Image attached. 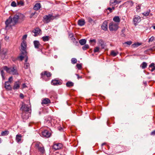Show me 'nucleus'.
<instances>
[{"instance_id": "nucleus-20", "label": "nucleus", "mask_w": 155, "mask_h": 155, "mask_svg": "<svg viewBox=\"0 0 155 155\" xmlns=\"http://www.w3.org/2000/svg\"><path fill=\"white\" fill-rule=\"evenodd\" d=\"M28 113L26 112H22L21 116L24 119H26L28 118Z\"/></svg>"}, {"instance_id": "nucleus-51", "label": "nucleus", "mask_w": 155, "mask_h": 155, "mask_svg": "<svg viewBox=\"0 0 155 155\" xmlns=\"http://www.w3.org/2000/svg\"><path fill=\"white\" fill-rule=\"evenodd\" d=\"M73 36V34L72 33H70L69 34V38H71Z\"/></svg>"}, {"instance_id": "nucleus-60", "label": "nucleus", "mask_w": 155, "mask_h": 155, "mask_svg": "<svg viewBox=\"0 0 155 155\" xmlns=\"http://www.w3.org/2000/svg\"><path fill=\"white\" fill-rule=\"evenodd\" d=\"M155 70V66H153V67L152 68L151 70V71H153Z\"/></svg>"}, {"instance_id": "nucleus-48", "label": "nucleus", "mask_w": 155, "mask_h": 155, "mask_svg": "<svg viewBox=\"0 0 155 155\" xmlns=\"http://www.w3.org/2000/svg\"><path fill=\"white\" fill-rule=\"evenodd\" d=\"M127 2L130 4V5L131 6H132L134 4L133 2L131 1H129Z\"/></svg>"}, {"instance_id": "nucleus-52", "label": "nucleus", "mask_w": 155, "mask_h": 155, "mask_svg": "<svg viewBox=\"0 0 155 155\" xmlns=\"http://www.w3.org/2000/svg\"><path fill=\"white\" fill-rule=\"evenodd\" d=\"M153 66H154V63H152L151 64L149 65V67H153Z\"/></svg>"}, {"instance_id": "nucleus-27", "label": "nucleus", "mask_w": 155, "mask_h": 155, "mask_svg": "<svg viewBox=\"0 0 155 155\" xmlns=\"http://www.w3.org/2000/svg\"><path fill=\"white\" fill-rule=\"evenodd\" d=\"M79 42L81 45H84L86 44V39H80Z\"/></svg>"}, {"instance_id": "nucleus-7", "label": "nucleus", "mask_w": 155, "mask_h": 155, "mask_svg": "<svg viewBox=\"0 0 155 155\" xmlns=\"http://www.w3.org/2000/svg\"><path fill=\"white\" fill-rule=\"evenodd\" d=\"M21 54L23 55H26V48L27 47V44L26 42L23 40L21 43Z\"/></svg>"}, {"instance_id": "nucleus-10", "label": "nucleus", "mask_w": 155, "mask_h": 155, "mask_svg": "<svg viewBox=\"0 0 155 155\" xmlns=\"http://www.w3.org/2000/svg\"><path fill=\"white\" fill-rule=\"evenodd\" d=\"M51 84L53 85H61L62 82L60 80L55 79L52 80Z\"/></svg>"}, {"instance_id": "nucleus-17", "label": "nucleus", "mask_w": 155, "mask_h": 155, "mask_svg": "<svg viewBox=\"0 0 155 155\" xmlns=\"http://www.w3.org/2000/svg\"><path fill=\"white\" fill-rule=\"evenodd\" d=\"M5 87L8 90H11L12 87L8 81H6L5 83Z\"/></svg>"}, {"instance_id": "nucleus-38", "label": "nucleus", "mask_w": 155, "mask_h": 155, "mask_svg": "<svg viewBox=\"0 0 155 155\" xmlns=\"http://www.w3.org/2000/svg\"><path fill=\"white\" fill-rule=\"evenodd\" d=\"M99 48L98 47H96L94 49V52L95 53L98 52H99Z\"/></svg>"}, {"instance_id": "nucleus-41", "label": "nucleus", "mask_w": 155, "mask_h": 155, "mask_svg": "<svg viewBox=\"0 0 155 155\" xmlns=\"http://www.w3.org/2000/svg\"><path fill=\"white\" fill-rule=\"evenodd\" d=\"M11 5L12 6L15 7L16 6V4L15 2L13 1L12 2L11 4Z\"/></svg>"}, {"instance_id": "nucleus-3", "label": "nucleus", "mask_w": 155, "mask_h": 155, "mask_svg": "<svg viewBox=\"0 0 155 155\" xmlns=\"http://www.w3.org/2000/svg\"><path fill=\"white\" fill-rule=\"evenodd\" d=\"M118 24L112 22L109 25V28L111 31H116L118 28Z\"/></svg>"}, {"instance_id": "nucleus-46", "label": "nucleus", "mask_w": 155, "mask_h": 155, "mask_svg": "<svg viewBox=\"0 0 155 155\" xmlns=\"http://www.w3.org/2000/svg\"><path fill=\"white\" fill-rule=\"evenodd\" d=\"M27 87V86L25 84V83H24L22 84V88L23 89L25 88H26Z\"/></svg>"}, {"instance_id": "nucleus-37", "label": "nucleus", "mask_w": 155, "mask_h": 155, "mask_svg": "<svg viewBox=\"0 0 155 155\" xmlns=\"http://www.w3.org/2000/svg\"><path fill=\"white\" fill-rule=\"evenodd\" d=\"M21 55L20 56L18 57L17 59H20V61H21L23 60L24 58V56H23V55H25L22 54L21 53Z\"/></svg>"}, {"instance_id": "nucleus-33", "label": "nucleus", "mask_w": 155, "mask_h": 155, "mask_svg": "<svg viewBox=\"0 0 155 155\" xmlns=\"http://www.w3.org/2000/svg\"><path fill=\"white\" fill-rule=\"evenodd\" d=\"M86 18L87 20L89 22L92 23L94 22V21L91 18L87 17Z\"/></svg>"}, {"instance_id": "nucleus-35", "label": "nucleus", "mask_w": 155, "mask_h": 155, "mask_svg": "<svg viewBox=\"0 0 155 155\" xmlns=\"http://www.w3.org/2000/svg\"><path fill=\"white\" fill-rule=\"evenodd\" d=\"M89 48L88 45L87 44H85L84 46L82 47V49L84 50H85L87 49H88Z\"/></svg>"}, {"instance_id": "nucleus-13", "label": "nucleus", "mask_w": 155, "mask_h": 155, "mask_svg": "<svg viewBox=\"0 0 155 155\" xmlns=\"http://www.w3.org/2000/svg\"><path fill=\"white\" fill-rule=\"evenodd\" d=\"M62 147V145L61 143H58L54 144L53 148L55 150L61 149Z\"/></svg>"}, {"instance_id": "nucleus-28", "label": "nucleus", "mask_w": 155, "mask_h": 155, "mask_svg": "<svg viewBox=\"0 0 155 155\" xmlns=\"http://www.w3.org/2000/svg\"><path fill=\"white\" fill-rule=\"evenodd\" d=\"M150 12V10L149 9L147 10L146 12H144L142 13V14L145 16H147L148 15Z\"/></svg>"}, {"instance_id": "nucleus-56", "label": "nucleus", "mask_w": 155, "mask_h": 155, "mask_svg": "<svg viewBox=\"0 0 155 155\" xmlns=\"http://www.w3.org/2000/svg\"><path fill=\"white\" fill-rule=\"evenodd\" d=\"M151 135H155V130L151 132Z\"/></svg>"}, {"instance_id": "nucleus-47", "label": "nucleus", "mask_w": 155, "mask_h": 155, "mask_svg": "<svg viewBox=\"0 0 155 155\" xmlns=\"http://www.w3.org/2000/svg\"><path fill=\"white\" fill-rule=\"evenodd\" d=\"M36 13L35 12L34 13H32L31 14V15L30 16V18H31L32 17H33L36 14Z\"/></svg>"}, {"instance_id": "nucleus-15", "label": "nucleus", "mask_w": 155, "mask_h": 155, "mask_svg": "<svg viewBox=\"0 0 155 155\" xmlns=\"http://www.w3.org/2000/svg\"><path fill=\"white\" fill-rule=\"evenodd\" d=\"M101 28L102 29L106 31L108 29L107 22L106 21H104L101 25Z\"/></svg>"}, {"instance_id": "nucleus-29", "label": "nucleus", "mask_w": 155, "mask_h": 155, "mask_svg": "<svg viewBox=\"0 0 155 155\" xmlns=\"http://www.w3.org/2000/svg\"><path fill=\"white\" fill-rule=\"evenodd\" d=\"M9 134V131L7 130H5L4 131H2L1 135L2 136H4L8 135Z\"/></svg>"}, {"instance_id": "nucleus-32", "label": "nucleus", "mask_w": 155, "mask_h": 155, "mask_svg": "<svg viewBox=\"0 0 155 155\" xmlns=\"http://www.w3.org/2000/svg\"><path fill=\"white\" fill-rule=\"evenodd\" d=\"M141 45V43H135L134 44H133L132 45V46L134 47H138V46L140 45Z\"/></svg>"}, {"instance_id": "nucleus-19", "label": "nucleus", "mask_w": 155, "mask_h": 155, "mask_svg": "<svg viewBox=\"0 0 155 155\" xmlns=\"http://www.w3.org/2000/svg\"><path fill=\"white\" fill-rule=\"evenodd\" d=\"M41 7V4L40 3H36L34 6V9L36 10L37 11Z\"/></svg>"}, {"instance_id": "nucleus-5", "label": "nucleus", "mask_w": 155, "mask_h": 155, "mask_svg": "<svg viewBox=\"0 0 155 155\" xmlns=\"http://www.w3.org/2000/svg\"><path fill=\"white\" fill-rule=\"evenodd\" d=\"M5 24L6 28L11 27L15 25L12 21V18L11 16H10L9 18L6 20L5 21Z\"/></svg>"}, {"instance_id": "nucleus-57", "label": "nucleus", "mask_w": 155, "mask_h": 155, "mask_svg": "<svg viewBox=\"0 0 155 155\" xmlns=\"http://www.w3.org/2000/svg\"><path fill=\"white\" fill-rule=\"evenodd\" d=\"M20 97L21 98H23L24 97V95L22 94H20Z\"/></svg>"}, {"instance_id": "nucleus-43", "label": "nucleus", "mask_w": 155, "mask_h": 155, "mask_svg": "<svg viewBox=\"0 0 155 155\" xmlns=\"http://www.w3.org/2000/svg\"><path fill=\"white\" fill-rule=\"evenodd\" d=\"M7 52V50L6 49H5L3 50L2 52V54L4 55H5Z\"/></svg>"}, {"instance_id": "nucleus-31", "label": "nucleus", "mask_w": 155, "mask_h": 155, "mask_svg": "<svg viewBox=\"0 0 155 155\" xmlns=\"http://www.w3.org/2000/svg\"><path fill=\"white\" fill-rule=\"evenodd\" d=\"M147 66V63L144 62H143L141 65V66L142 69L145 68H146Z\"/></svg>"}, {"instance_id": "nucleus-49", "label": "nucleus", "mask_w": 155, "mask_h": 155, "mask_svg": "<svg viewBox=\"0 0 155 155\" xmlns=\"http://www.w3.org/2000/svg\"><path fill=\"white\" fill-rule=\"evenodd\" d=\"M90 43H91L92 42L95 43L96 41L95 39H91L89 41Z\"/></svg>"}, {"instance_id": "nucleus-2", "label": "nucleus", "mask_w": 155, "mask_h": 155, "mask_svg": "<svg viewBox=\"0 0 155 155\" xmlns=\"http://www.w3.org/2000/svg\"><path fill=\"white\" fill-rule=\"evenodd\" d=\"M3 68L8 73L11 74L13 75L18 74V73L15 67H11L8 68L6 66H5L3 67Z\"/></svg>"}, {"instance_id": "nucleus-45", "label": "nucleus", "mask_w": 155, "mask_h": 155, "mask_svg": "<svg viewBox=\"0 0 155 155\" xmlns=\"http://www.w3.org/2000/svg\"><path fill=\"white\" fill-rule=\"evenodd\" d=\"M12 77H9V78L8 79V82H10V83L12 82Z\"/></svg>"}, {"instance_id": "nucleus-42", "label": "nucleus", "mask_w": 155, "mask_h": 155, "mask_svg": "<svg viewBox=\"0 0 155 155\" xmlns=\"http://www.w3.org/2000/svg\"><path fill=\"white\" fill-rule=\"evenodd\" d=\"M18 5H23L24 4V3L22 1H20L19 2H18Z\"/></svg>"}, {"instance_id": "nucleus-4", "label": "nucleus", "mask_w": 155, "mask_h": 155, "mask_svg": "<svg viewBox=\"0 0 155 155\" xmlns=\"http://www.w3.org/2000/svg\"><path fill=\"white\" fill-rule=\"evenodd\" d=\"M34 144L36 148L41 153L43 154L45 153V151L44 147L41 143L37 142L35 143Z\"/></svg>"}, {"instance_id": "nucleus-25", "label": "nucleus", "mask_w": 155, "mask_h": 155, "mask_svg": "<svg viewBox=\"0 0 155 155\" xmlns=\"http://www.w3.org/2000/svg\"><path fill=\"white\" fill-rule=\"evenodd\" d=\"M35 47L36 48H38L40 45L39 42L38 41H34Z\"/></svg>"}, {"instance_id": "nucleus-55", "label": "nucleus", "mask_w": 155, "mask_h": 155, "mask_svg": "<svg viewBox=\"0 0 155 155\" xmlns=\"http://www.w3.org/2000/svg\"><path fill=\"white\" fill-rule=\"evenodd\" d=\"M114 1H115V3L116 4H119L121 2L120 1H117V0H115Z\"/></svg>"}, {"instance_id": "nucleus-24", "label": "nucleus", "mask_w": 155, "mask_h": 155, "mask_svg": "<svg viewBox=\"0 0 155 155\" xmlns=\"http://www.w3.org/2000/svg\"><path fill=\"white\" fill-rule=\"evenodd\" d=\"M85 24V22L84 19H80L78 21V24L80 26L84 25Z\"/></svg>"}, {"instance_id": "nucleus-22", "label": "nucleus", "mask_w": 155, "mask_h": 155, "mask_svg": "<svg viewBox=\"0 0 155 155\" xmlns=\"http://www.w3.org/2000/svg\"><path fill=\"white\" fill-rule=\"evenodd\" d=\"M22 136L20 134H17L16 136V141L19 143L21 140Z\"/></svg>"}, {"instance_id": "nucleus-44", "label": "nucleus", "mask_w": 155, "mask_h": 155, "mask_svg": "<svg viewBox=\"0 0 155 155\" xmlns=\"http://www.w3.org/2000/svg\"><path fill=\"white\" fill-rule=\"evenodd\" d=\"M76 66L77 67V68L79 69H81L82 67L81 65L80 64H77L76 65Z\"/></svg>"}, {"instance_id": "nucleus-16", "label": "nucleus", "mask_w": 155, "mask_h": 155, "mask_svg": "<svg viewBox=\"0 0 155 155\" xmlns=\"http://www.w3.org/2000/svg\"><path fill=\"white\" fill-rule=\"evenodd\" d=\"M20 85V84L19 81H18L15 82L14 84L13 89L14 90H17L19 88Z\"/></svg>"}, {"instance_id": "nucleus-9", "label": "nucleus", "mask_w": 155, "mask_h": 155, "mask_svg": "<svg viewBox=\"0 0 155 155\" xmlns=\"http://www.w3.org/2000/svg\"><path fill=\"white\" fill-rule=\"evenodd\" d=\"M21 110L22 112H27L29 111L30 108L27 105L23 103L21 108Z\"/></svg>"}, {"instance_id": "nucleus-18", "label": "nucleus", "mask_w": 155, "mask_h": 155, "mask_svg": "<svg viewBox=\"0 0 155 155\" xmlns=\"http://www.w3.org/2000/svg\"><path fill=\"white\" fill-rule=\"evenodd\" d=\"M50 103V100L48 98H45L42 100L41 104L42 105L47 104Z\"/></svg>"}, {"instance_id": "nucleus-11", "label": "nucleus", "mask_w": 155, "mask_h": 155, "mask_svg": "<svg viewBox=\"0 0 155 155\" xmlns=\"http://www.w3.org/2000/svg\"><path fill=\"white\" fill-rule=\"evenodd\" d=\"M141 21V18L140 16L136 15L134 16L133 21L135 25H136Z\"/></svg>"}, {"instance_id": "nucleus-1", "label": "nucleus", "mask_w": 155, "mask_h": 155, "mask_svg": "<svg viewBox=\"0 0 155 155\" xmlns=\"http://www.w3.org/2000/svg\"><path fill=\"white\" fill-rule=\"evenodd\" d=\"M24 17V15L20 13H18L15 15L12 18V21L15 25L18 22V20H23Z\"/></svg>"}, {"instance_id": "nucleus-26", "label": "nucleus", "mask_w": 155, "mask_h": 155, "mask_svg": "<svg viewBox=\"0 0 155 155\" xmlns=\"http://www.w3.org/2000/svg\"><path fill=\"white\" fill-rule=\"evenodd\" d=\"M66 85L68 87L73 86L74 85V83L71 81H68L66 83Z\"/></svg>"}, {"instance_id": "nucleus-62", "label": "nucleus", "mask_w": 155, "mask_h": 155, "mask_svg": "<svg viewBox=\"0 0 155 155\" xmlns=\"http://www.w3.org/2000/svg\"><path fill=\"white\" fill-rule=\"evenodd\" d=\"M28 57H27L25 60V63H27V62L28 61Z\"/></svg>"}, {"instance_id": "nucleus-23", "label": "nucleus", "mask_w": 155, "mask_h": 155, "mask_svg": "<svg viewBox=\"0 0 155 155\" xmlns=\"http://www.w3.org/2000/svg\"><path fill=\"white\" fill-rule=\"evenodd\" d=\"M99 46H101L102 48H104L105 45L102 39H100L99 41Z\"/></svg>"}, {"instance_id": "nucleus-39", "label": "nucleus", "mask_w": 155, "mask_h": 155, "mask_svg": "<svg viewBox=\"0 0 155 155\" xmlns=\"http://www.w3.org/2000/svg\"><path fill=\"white\" fill-rule=\"evenodd\" d=\"M132 44V42L130 41H128L127 42L123 43V45H125V44H127L128 45H130Z\"/></svg>"}, {"instance_id": "nucleus-40", "label": "nucleus", "mask_w": 155, "mask_h": 155, "mask_svg": "<svg viewBox=\"0 0 155 155\" xmlns=\"http://www.w3.org/2000/svg\"><path fill=\"white\" fill-rule=\"evenodd\" d=\"M1 73L2 77V78L3 79H5L4 76H5V73L3 70H1Z\"/></svg>"}, {"instance_id": "nucleus-30", "label": "nucleus", "mask_w": 155, "mask_h": 155, "mask_svg": "<svg viewBox=\"0 0 155 155\" xmlns=\"http://www.w3.org/2000/svg\"><path fill=\"white\" fill-rule=\"evenodd\" d=\"M24 68L27 69L30 68V64L28 63H25L24 64Z\"/></svg>"}, {"instance_id": "nucleus-14", "label": "nucleus", "mask_w": 155, "mask_h": 155, "mask_svg": "<svg viewBox=\"0 0 155 155\" xmlns=\"http://www.w3.org/2000/svg\"><path fill=\"white\" fill-rule=\"evenodd\" d=\"M42 134L43 136L47 138L50 137L51 134L48 130H45L42 131Z\"/></svg>"}, {"instance_id": "nucleus-61", "label": "nucleus", "mask_w": 155, "mask_h": 155, "mask_svg": "<svg viewBox=\"0 0 155 155\" xmlns=\"http://www.w3.org/2000/svg\"><path fill=\"white\" fill-rule=\"evenodd\" d=\"M140 6L138 5L137 6V9H140Z\"/></svg>"}, {"instance_id": "nucleus-6", "label": "nucleus", "mask_w": 155, "mask_h": 155, "mask_svg": "<svg viewBox=\"0 0 155 155\" xmlns=\"http://www.w3.org/2000/svg\"><path fill=\"white\" fill-rule=\"evenodd\" d=\"M56 17V16H53L52 14H49L48 15H45L43 17V19L46 23H48L51 20H53L55 19Z\"/></svg>"}, {"instance_id": "nucleus-8", "label": "nucleus", "mask_w": 155, "mask_h": 155, "mask_svg": "<svg viewBox=\"0 0 155 155\" xmlns=\"http://www.w3.org/2000/svg\"><path fill=\"white\" fill-rule=\"evenodd\" d=\"M51 74L50 72L47 71H45L42 72L41 74V78L43 79H44L45 81H47L48 80L45 79V77L46 76L48 78L51 77Z\"/></svg>"}, {"instance_id": "nucleus-34", "label": "nucleus", "mask_w": 155, "mask_h": 155, "mask_svg": "<svg viewBox=\"0 0 155 155\" xmlns=\"http://www.w3.org/2000/svg\"><path fill=\"white\" fill-rule=\"evenodd\" d=\"M118 52H115L113 50L111 51V54L113 56H116L118 54Z\"/></svg>"}, {"instance_id": "nucleus-64", "label": "nucleus", "mask_w": 155, "mask_h": 155, "mask_svg": "<svg viewBox=\"0 0 155 155\" xmlns=\"http://www.w3.org/2000/svg\"><path fill=\"white\" fill-rule=\"evenodd\" d=\"M43 40L44 41H48V40L49 39H43Z\"/></svg>"}, {"instance_id": "nucleus-36", "label": "nucleus", "mask_w": 155, "mask_h": 155, "mask_svg": "<svg viewBox=\"0 0 155 155\" xmlns=\"http://www.w3.org/2000/svg\"><path fill=\"white\" fill-rule=\"evenodd\" d=\"M77 59L75 58H73L71 59V62L73 64L76 63L77 62Z\"/></svg>"}, {"instance_id": "nucleus-59", "label": "nucleus", "mask_w": 155, "mask_h": 155, "mask_svg": "<svg viewBox=\"0 0 155 155\" xmlns=\"http://www.w3.org/2000/svg\"><path fill=\"white\" fill-rule=\"evenodd\" d=\"M76 75L77 76V78L78 79H79V78H82V77L81 76H79L78 74H76Z\"/></svg>"}, {"instance_id": "nucleus-21", "label": "nucleus", "mask_w": 155, "mask_h": 155, "mask_svg": "<svg viewBox=\"0 0 155 155\" xmlns=\"http://www.w3.org/2000/svg\"><path fill=\"white\" fill-rule=\"evenodd\" d=\"M113 20L116 22V23H118V25L120 21V18L118 16H115L113 18Z\"/></svg>"}, {"instance_id": "nucleus-50", "label": "nucleus", "mask_w": 155, "mask_h": 155, "mask_svg": "<svg viewBox=\"0 0 155 155\" xmlns=\"http://www.w3.org/2000/svg\"><path fill=\"white\" fill-rule=\"evenodd\" d=\"M51 37H49V36H46L45 37H43L42 39H48L49 38H50Z\"/></svg>"}, {"instance_id": "nucleus-58", "label": "nucleus", "mask_w": 155, "mask_h": 155, "mask_svg": "<svg viewBox=\"0 0 155 155\" xmlns=\"http://www.w3.org/2000/svg\"><path fill=\"white\" fill-rule=\"evenodd\" d=\"M27 35H24L22 37V39H26L27 38Z\"/></svg>"}, {"instance_id": "nucleus-12", "label": "nucleus", "mask_w": 155, "mask_h": 155, "mask_svg": "<svg viewBox=\"0 0 155 155\" xmlns=\"http://www.w3.org/2000/svg\"><path fill=\"white\" fill-rule=\"evenodd\" d=\"M41 31L39 28H36L33 31L32 34L35 36H37L39 35Z\"/></svg>"}, {"instance_id": "nucleus-63", "label": "nucleus", "mask_w": 155, "mask_h": 155, "mask_svg": "<svg viewBox=\"0 0 155 155\" xmlns=\"http://www.w3.org/2000/svg\"><path fill=\"white\" fill-rule=\"evenodd\" d=\"M105 144H106V143H102V144H101V145H102V146H103L105 145Z\"/></svg>"}, {"instance_id": "nucleus-54", "label": "nucleus", "mask_w": 155, "mask_h": 155, "mask_svg": "<svg viewBox=\"0 0 155 155\" xmlns=\"http://www.w3.org/2000/svg\"><path fill=\"white\" fill-rule=\"evenodd\" d=\"M107 10H108L110 11V12H112V9L110 7L107 8Z\"/></svg>"}, {"instance_id": "nucleus-53", "label": "nucleus", "mask_w": 155, "mask_h": 155, "mask_svg": "<svg viewBox=\"0 0 155 155\" xmlns=\"http://www.w3.org/2000/svg\"><path fill=\"white\" fill-rule=\"evenodd\" d=\"M115 0H110V3L111 4H114L115 3Z\"/></svg>"}]
</instances>
